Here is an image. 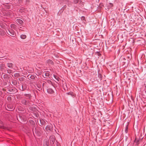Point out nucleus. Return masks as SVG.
Wrapping results in <instances>:
<instances>
[{
    "label": "nucleus",
    "instance_id": "17",
    "mask_svg": "<svg viewBox=\"0 0 146 146\" xmlns=\"http://www.w3.org/2000/svg\"><path fill=\"white\" fill-rule=\"evenodd\" d=\"M138 140H137V139H136L135 141H134V142H136V143H137V142H138Z\"/></svg>",
    "mask_w": 146,
    "mask_h": 146
},
{
    "label": "nucleus",
    "instance_id": "15",
    "mask_svg": "<svg viewBox=\"0 0 146 146\" xmlns=\"http://www.w3.org/2000/svg\"><path fill=\"white\" fill-rule=\"evenodd\" d=\"M85 19V17H82L81 18V19L82 20H84Z\"/></svg>",
    "mask_w": 146,
    "mask_h": 146
},
{
    "label": "nucleus",
    "instance_id": "21",
    "mask_svg": "<svg viewBox=\"0 0 146 146\" xmlns=\"http://www.w3.org/2000/svg\"><path fill=\"white\" fill-rule=\"evenodd\" d=\"M68 94H70L69 93H68Z\"/></svg>",
    "mask_w": 146,
    "mask_h": 146
},
{
    "label": "nucleus",
    "instance_id": "10",
    "mask_svg": "<svg viewBox=\"0 0 146 146\" xmlns=\"http://www.w3.org/2000/svg\"><path fill=\"white\" fill-rule=\"evenodd\" d=\"M11 28L15 29L16 28V26L14 24H11Z\"/></svg>",
    "mask_w": 146,
    "mask_h": 146
},
{
    "label": "nucleus",
    "instance_id": "4",
    "mask_svg": "<svg viewBox=\"0 0 146 146\" xmlns=\"http://www.w3.org/2000/svg\"><path fill=\"white\" fill-rule=\"evenodd\" d=\"M19 88L21 90H24L26 89V85L25 84H23L22 85L20 86Z\"/></svg>",
    "mask_w": 146,
    "mask_h": 146
},
{
    "label": "nucleus",
    "instance_id": "2",
    "mask_svg": "<svg viewBox=\"0 0 146 146\" xmlns=\"http://www.w3.org/2000/svg\"><path fill=\"white\" fill-rule=\"evenodd\" d=\"M52 126L51 124H50L47 125L46 128L45 129L47 131H51L52 130Z\"/></svg>",
    "mask_w": 146,
    "mask_h": 146
},
{
    "label": "nucleus",
    "instance_id": "7",
    "mask_svg": "<svg viewBox=\"0 0 146 146\" xmlns=\"http://www.w3.org/2000/svg\"><path fill=\"white\" fill-rule=\"evenodd\" d=\"M28 78L29 79H34L35 78V76L34 75H29L28 76Z\"/></svg>",
    "mask_w": 146,
    "mask_h": 146
},
{
    "label": "nucleus",
    "instance_id": "12",
    "mask_svg": "<svg viewBox=\"0 0 146 146\" xmlns=\"http://www.w3.org/2000/svg\"><path fill=\"white\" fill-rule=\"evenodd\" d=\"M13 64L11 63H8L7 64L8 66L10 68H12L13 66Z\"/></svg>",
    "mask_w": 146,
    "mask_h": 146
},
{
    "label": "nucleus",
    "instance_id": "1",
    "mask_svg": "<svg viewBox=\"0 0 146 146\" xmlns=\"http://www.w3.org/2000/svg\"><path fill=\"white\" fill-rule=\"evenodd\" d=\"M7 32L9 35L15 37L16 36V33L12 29H8L7 31Z\"/></svg>",
    "mask_w": 146,
    "mask_h": 146
},
{
    "label": "nucleus",
    "instance_id": "6",
    "mask_svg": "<svg viewBox=\"0 0 146 146\" xmlns=\"http://www.w3.org/2000/svg\"><path fill=\"white\" fill-rule=\"evenodd\" d=\"M5 31H4L2 29H0V35L1 36L4 35H5Z\"/></svg>",
    "mask_w": 146,
    "mask_h": 146
},
{
    "label": "nucleus",
    "instance_id": "9",
    "mask_svg": "<svg viewBox=\"0 0 146 146\" xmlns=\"http://www.w3.org/2000/svg\"><path fill=\"white\" fill-rule=\"evenodd\" d=\"M47 91L48 92L51 94H52L54 92V91L51 89H48Z\"/></svg>",
    "mask_w": 146,
    "mask_h": 146
},
{
    "label": "nucleus",
    "instance_id": "14",
    "mask_svg": "<svg viewBox=\"0 0 146 146\" xmlns=\"http://www.w3.org/2000/svg\"><path fill=\"white\" fill-rule=\"evenodd\" d=\"M47 62L48 63H50V64H52L53 63V62L52 61L50 60H48Z\"/></svg>",
    "mask_w": 146,
    "mask_h": 146
},
{
    "label": "nucleus",
    "instance_id": "8",
    "mask_svg": "<svg viewBox=\"0 0 146 146\" xmlns=\"http://www.w3.org/2000/svg\"><path fill=\"white\" fill-rule=\"evenodd\" d=\"M20 37L22 39H25L26 38V36L25 35H21Z\"/></svg>",
    "mask_w": 146,
    "mask_h": 146
},
{
    "label": "nucleus",
    "instance_id": "18",
    "mask_svg": "<svg viewBox=\"0 0 146 146\" xmlns=\"http://www.w3.org/2000/svg\"><path fill=\"white\" fill-rule=\"evenodd\" d=\"M0 127H1V128H4V127L3 126H1Z\"/></svg>",
    "mask_w": 146,
    "mask_h": 146
},
{
    "label": "nucleus",
    "instance_id": "11",
    "mask_svg": "<svg viewBox=\"0 0 146 146\" xmlns=\"http://www.w3.org/2000/svg\"><path fill=\"white\" fill-rule=\"evenodd\" d=\"M74 2L75 3H81L82 2L81 0H75Z\"/></svg>",
    "mask_w": 146,
    "mask_h": 146
},
{
    "label": "nucleus",
    "instance_id": "16",
    "mask_svg": "<svg viewBox=\"0 0 146 146\" xmlns=\"http://www.w3.org/2000/svg\"><path fill=\"white\" fill-rule=\"evenodd\" d=\"M127 130H128V127L127 126H126V128H125V132L127 133Z\"/></svg>",
    "mask_w": 146,
    "mask_h": 146
},
{
    "label": "nucleus",
    "instance_id": "3",
    "mask_svg": "<svg viewBox=\"0 0 146 146\" xmlns=\"http://www.w3.org/2000/svg\"><path fill=\"white\" fill-rule=\"evenodd\" d=\"M43 76L45 78H46L49 76V73L48 72H44L42 74Z\"/></svg>",
    "mask_w": 146,
    "mask_h": 146
},
{
    "label": "nucleus",
    "instance_id": "19",
    "mask_svg": "<svg viewBox=\"0 0 146 146\" xmlns=\"http://www.w3.org/2000/svg\"><path fill=\"white\" fill-rule=\"evenodd\" d=\"M110 6H112L113 5H112V4L111 3H110Z\"/></svg>",
    "mask_w": 146,
    "mask_h": 146
},
{
    "label": "nucleus",
    "instance_id": "13",
    "mask_svg": "<svg viewBox=\"0 0 146 146\" xmlns=\"http://www.w3.org/2000/svg\"><path fill=\"white\" fill-rule=\"evenodd\" d=\"M49 143L46 141H45L44 142V146H48Z\"/></svg>",
    "mask_w": 146,
    "mask_h": 146
},
{
    "label": "nucleus",
    "instance_id": "5",
    "mask_svg": "<svg viewBox=\"0 0 146 146\" xmlns=\"http://www.w3.org/2000/svg\"><path fill=\"white\" fill-rule=\"evenodd\" d=\"M17 22L20 25H22L23 23V21L20 19H17L16 20Z\"/></svg>",
    "mask_w": 146,
    "mask_h": 146
},
{
    "label": "nucleus",
    "instance_id": "20",
    "mask_svg": "<svg viewBox=\"0 0 146 146\" xmlns=\"http://www.w3.org/2000/svg\"><path fill=\"white\" fill-rule=\"evenodd\" d=\"M10 97H8V99H10Z\"/></svg>",
    "mask_w": 146,
    "mask_h": 146
}]
</instances>
